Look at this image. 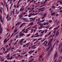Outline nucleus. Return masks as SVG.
<instances>
[{
  "mask_svg": "<svg viewBox=\"0 0 62 62\" xmlns=\"http://www.w3.org/2000/svg\"><path fill=\"white\" fill-rule=\"evenodd\" d=\"M23 40H24V39H22L20 40V41L19 42V43H22V42H23Z\"/></svg>",
  "mask_w": 62,
  "mask_h": 62,
  "instance_id": "423d86ee",
  "label": "nucleus"
},
{
  "mask_svg": "<svg viewBox=\"0 0 62 62\" xmlns=\"http://www.w3.org/2000/svg\"><path fill=\"white\" fill-rule=\"evenodd\" d=\"M3 53H0V55H3Z\"/></svg>",
  "mask_w": 62,
  "mask_h": 62,
  "instance_id": "603ef678",
  "label": "nucleus"
},
{
  "mask_svg": "<svg viewBox=\"0 0 62 62\" xmlns=\"http://www.w3.org/2000/svg\"><path fill=\"white\" fill-rule=\"evenodd\" d=\"M9 50H10V49L9 48H8L7 49V51L8 52Z\"/></svg>",
  "mask_w": 62,
  "mask_h": 62,
  "instance_id": "4c0bfd02",
  "label": "nucleus"
},
{
  "mask_svg": "<svg viewBox=\"0 0 62 62\" xmlns=\"http://www.w3.org/2000/svg\"><path fill=\"white\" fill-rule=\"evenodd\" d=\"M1 61L2 62V61H4V59H2L1 60Z\"/></svg>",
  "mask_w": 62,
  "mask_h": 62,
  "instance_id": "a18cd8bd",
  "label": "nucleus"
},
{
  "mask_svg": "<svg viewBox=\"0 0 62 62\" xmlns=\"http://www.w3.org/2000/svg\"><path fill=\"white\" fill-rule=\"evenodd\" d=\"M52 20H49V22H50V23H51V22H52Z\"/></svg>",
  "mask_w": 62,
  "mask_h": 62,
  "instance_id": "ea45409f",
  "label": "nucleus"
},
{
  "mask_svg": "<svg viewBox=\"0 0 62 62\" xmlns=\"http://www.w3.org/2000/svg\"><path fill=\"white\" fill-rule=\"evenodd\" d=\"M58 53V52H56L55 54H54V59L56 58V56L57 55V53Z\"/></svg>",
  "mask_w": 62,
  "mask_h": 62,
  "instance_id": "f03ea898",
  "label": "nucleus"
},
{
  "mask_svg": "<svg viewBox=\"0 0 62 62\" xmlns=\"http://www.w3.org/2000/svg\"><path fill=\"white\" fill-rule=\"evenodd\" d=\"M50 53H51V50H48V53L47 54V55L48 56H49V55H50Z\"/></svg>",
  "mask_w": 62,
  "mask_h": 62,
  "instance_id": "39448f33",
  "label": "nucleus"
},
{
  "mask_svg": "<svg viewBox=\"0 0 62 62\" xmlns=\"http://www.w3.org/2000/svg\"><path fill=\"white\" fill-rule=\"evenodd\" d=\"M7 60H11V59L10 58H9V57L7 59Z\"/></svg>",
  "mask_w": 62,
  "mask_h": 62,
  "instance_id": "c85d7f7f",
  "label": "nucleus"
},
{
  "mask_svg": "<svg viewBox=\"0 0 62 62\" xmlns=\"http://www.w3.org/2000/svg\"><path fill=\"white\" fill-rule=\"evenodd\" d=\"M41 9H45V7H44L43 8H41Z\"/></svg>",
  "mask_w": 62,
  "mask_h": 62,
  "instance_id": "6ab92c4d",
  "label": "nucleus"
},
{
  "mask_svg": "<svg viewBox=\"0 0 62 62\" xmlns=\"http://www.w3.org/2000/svg\"><path fill=\"white\" fill-rule=\"evenodd\" d=\"M34 0H32L31 1H30V3H32V2H33V1H34Z\"/></svg>",
  "mask_w": 62,
  "mask_h": 62,
  "instance_id": "09e8293b",
  "label": "nucleus"
},
{
  "mask_svg": "<svg viewBox=\"0 0 62 62\" xmlns=\"http://www.w3.org/2000/svg\"><path fill=\"white\" fill-rule=\"evenodd\" d=\"M59 34V32H58L56 34V36H57Z\"/></svg>",
  "mask_w": 62,
  "mask_h": 62,
  "instance_id": "9d476101",
  "label": "nucleus"
},
{
  "mask_svg": "<svg viewBox=\"0 0 62 62\" xmlns=\"http://www.w3.org/2000/svg\"><path fill=\"white\" fill-rule=\"evenodd\" d=\"M58 21L56 23V24H57V25L58 24H59V23H58Z\"/></svg>",
  "mask_w": 62,
  "mask_h": 62,
  "instance_id": "7c9ffc66",
  "label": "nucleus"
},
{
  "mask_svg": "<svg viewBox=\"0 0 62 62\" xmlns=\"http://www.w3.org/2000/svg\"><path fill=\"white\" fill-rule=\"evenodd\" d=\"M44 40H45V39H44L43 40L41 41V42H43L44 41Z\"/></svg>",
  "mask_w": 62,
  "mask_h": 62,
  "instance_id": "680f3d73",
  "label": "nucleus"
},
{
  "mask_svg": "<svg viewBox=\"0 0 62 62\" xmlns=\"http://www.w3.org/2000/svg\"><path fill=\"white\" fill-rule=\"evenodd\" d=\"M31 15H29V17H31Z\"/></svg>",
  "mask_w": 62,
  "mask_h": 62,
  "instance_id": "de8ad7c7",
  "label": "nucleus"
},
{
  "mask_svg": "<svg viewBox=\"0 0 62 62\" xmlns=\"http://www.w3.org/2000/svg\"><path fill=\"white\" fill-rule=\"evenodd\" d=\"M0 13H2V10L0 9Z\"/></svg>",
  "mask_w": 62,
  "mask_h": 62,
  "instance_id": "4be33fe9",
  "label": "nucleus"
},
{
  "mask_svg": "<svg viewBox=\"0 0 62 62\" xmlns=\"http://www.w3.org/2000/svg\"><path fill=\"white\" fill-rule=\"evenodd\" d=\"M27 37H29V36H30V34H28V35H27Z\"/></svg>",
  "mask_w": 62,
  "mask_h": 62,
  "instance_id": "49530a36",
  "label": "nucleus"
},
{
  "mask_svg": "<svg viewBox=\"0 0 62 62\" xmlns=\"http://www.w3.org/2000/svg\"><path fill=\"white\" fill-rule=\"evenodd\" d=\"M43 23L44 24L43 25H46V23H47V22H46V23Z\"/></svg>",
  "mask_w": 62,
  "mask_h": 62,
  "instance_id": "412c9836",
  "label": "nucleus"
},
{
  "mask_svg": "<svg viewBox=\"0 0 62 62\" xmlns=\"http://www.w3.org/2000/svg\"><path fill=\"white\" fill-rule=\"evenodd\" d=\"M34 51H35V50H33L32 51H31V53H33V52H34Z\"/></svg>",
  "mask_w": 62,
  "mask_h": 62,
  "instance_id": "c03bdc74",
  "label": "nucleus"
},
{
  "mask_svg": "<svg viewBox=\"0 0 62 62\" xmlns=\"http://www.w3.org/2000/svg\"><path fill=\"white\" fill-rule=\"evenodd\" d=\"M23 21H24V22H29V21H28V20H24Z\"/></svg>",
  "mask_w": 62,
  "mask_h": 62,
  "instance_id": "a878e982",
  "label": "nucleus"
},
{
  "mask_svg": "<svg viewBox=\"0 0 62 62\" xmlns=\"http://www.w3.org/2000/svg\"><path fill=\"white\" fill-rule=\"evenodd\" d=\"M8 51H5L4 52V54H6V53H8Z\"/></svg>",
  "mask_w": 62,
  "mask_h": 62,
  "instance_id": "cd10ccee",
  "label": "nucleus"
},
{
  "mask_svg": "<svg viewBox=\"0 0 62 62\" xmlns=\"http://www.w3.org/2000/svg\"><path fill=\"white\" fill-rule=\"evenodd\" d=\"M35 19H36V17L34 18L32 20V21H34V20H35Z\"/></svg>",
  "mask_w": 62,
  "mask_h": 62,
  "instance_id": "6e6d98bb",
  "label": "nucleus"
},
{
  "mask_svg": "<svg viewBox=\"0 0 62 62\" xmlns=\"http://www.w3.org/2000/svg\"><path fill=\"white\" fill-rule=\"evenodd\" d=\"M22 16H21L19 18V19H21V18H22Z\"/></svg>",
  "mask_w": 62,
  "mask_h": 62,
  "instance_id": "864d4df0",
  "label": "nucleus"
},
{
  "mask_svg": "<svg viewBox=\"0 0 62 62\" xmlns=\"http://www.w3.org/2000/svg\"><path fill=\"white\" fill-rule=\"evenodd\" d=\"M47 31H48V30H46L45 31V33H46V32H47Z\"/></svg>",
  "mask_w": 62,
  "mask_h": 62,
  "instance_id": "3c124183",
  "label": "nucleus"
},
{
  "mask_svg": "<svg viewBox=\"0 0 62 62\" xmlns=\"http://www.w3.org/2000/svg\"><path fill=\"white\" fill-rule=\"evenodd\" d=\"M40 58H42V55H40Z\"/></svg>",
  "mask_w": 62,
  "mask_h": 62,
  "instance_id": "2f4dec72",
  "label": "nucleus"
},
{
  "mask_svg": "<svg viewBox=\"0 0 62 62\" xmlns=\"http://www.w3.org/2000/svg\"><path fill=\"white\" fill-rule=\"evenodd\" d=\"M18 31V30L17 29H15L14 31V33H15L17 31Z\"/></svg>",
  "mask_w": 62,
  "mask_h": 62,
  "instance_id": "1a4fd4ad",
  "label": "nucleus"
},
{
  "mask_svg": "<svg viewBox=\"0 0 62 62\" xmlns=\"http://www.w3.org/2000/svg\"><path fill=\"white\" fill-rule=\"evenodd\" d=\"M58 2H59L62 5V2L61 1L59 0L58 1Z\"/></svg>",
  "mask_w": 62,
  "mask_h": 62,
  "instance_id": "9b49d317",
  "label": "nucleus"
},
{
  "mask_svg": "<svg viewBox=\"0 0 62 62\" xmlns=\"http://www.w3.org/2000/svg\"><path fill=\"white\" fill-rule=\"evenodd\" d=\"M21 23H22V22H19L17 23L18 25H19V24H21Z\"/></svg>",
  "mask_w": 62,
  "mask_h": 62,
  "instance_id": "4468645a",
  "label": "nucleus"
},
{
  "mask_svg": "<svg viewBox=\"0 0 62 62\" xmlns=\"http://www.w3.org/2000/svg\"><path fill=\"white\" fill-rule=\"evenodd\" d=\"M46 15H47V14H44V16H43L44 17H46Z\"/></svg>",
  "mask_w": 62,
  "mask_h": 62,
  "instance_id": "f8f14e48",
  "label": "nucleus"
},
{
  "mask_svg": "<svg viewBox=\"0 0 62 62\" xmlns=\"http://www.w3.org/2000/svg\"><path fill=\"white\" fill-rule=\"evenodd\" d=\"M8 47V45H7L5 46V48H7Z\"/></svg>",
  "mask_w": 62,
  "mask_h": 62,
  "instance_id": "338daca9",
  "label": "nucleus"
},
{
  "mask_svg": "<svg viewBox=\"0 0 62 62\" xmlns=\"http://www.w3.org/2000/svg\"><path fill=\"white\" fill-rule=\"evenodd\" d=\"M42 39V38H39L38 39V40H41V39Z\"/></svg>",
  "mask_w": 62,
  "mask_h": 62,
  "instance_id": "bb28decb",
  "label": "nucleus"
},
{
  "mask_svg": "<svg viewBox=\"0 0 62 62\" xmlns=\"http://www.w3.org/2000/svg\"><path fill=\"white\" fill-rule=\"evenodd\" d=\"M2 30H0V34H2Z\"/></svg>",
  "mask_w": 62,
  "mask_h": 62,
  "instance_id": "58836bf2",
  "label": "nucleus"
},
{
  "mask_svg": "<svg viewBox=\"0 0 62 62\" xmlns=\"http://www.w3.org/2000/svg\"><path fill=\"white\" fill-rule=\"evenodd\" d=\"M30 24V26H31V25H33V22H31Z\"/></svg>",
  "mask_w": 62,
  "mask_h": 62,
  "instance_id": "dca6fc26",
  "label": "nucleus"
},
{
  "mask_svg": "<svg viewBox=\"0 0 62 62\" xmlns=\"http://www.w3.org/2000/svg\"><path fill=\"white\" fill-rule=\"evenodd\" d=\"M53 40V39H50V41L49 42H51Z\"/></svg>",
  "mask_w": 62,
  "mask_h": 62,
  "instance_id": "473e14b6",
  "label": "nucleus"
},
{
  "mask_svg": "<svg viewBox=\"0 0 62 62\" xmlns=\"http://www.w3.org/2000/svg\"><path fill=\"white\" fill-rule=\"evenodd\" d=\"M50 48V47H48L46 49V52H47L49 49V48Z\"/></svg>",
  "mask_w": 62,
  "mask_h": 62,
  "instance_id": "aec40b11",
  "label": "nucleus"
},
{
  "mask_svg": "<svg viewBox=\"0 0 62 62\" xmlns=\"http://www.w3.org/2000/svg\"><path fill=\"white\" fill-rule=\"evenodd\" d=\"M30 43L29 42V43H28L26 44V45H29V44Z\"/></svg>",
  "mask_w": 62,
  "mask_h": 62,
  "instance_id": "c9c22d12",
  "label": "nucleus"
},
{
  "mask_svg": "<svg viewBox=\"0 0 62 62\" xmlns=\"http://www.w3.org/2000/svg\"><path fill=\"white\" fill-rule=\"evenodd\" d=\"M44 17L43 16V17L42 18V20H43V19H44Z\"/></svg>",
  "mask_w": 62,
  "mask_h": 62,
  "instance_id": "69168bd1",
  "label": "nucleus"
},
{
  "mask_svg": "<svg viewBox=\"0 0 62 62\" xmlns=\"http://www.w3.org/2000/svg\"><path fill=\"white\" fill-rule=\"evenodd\" d=\"M43 24H42L40 25V26L41 27H42V26H43Z\"/></svg>",
  "mask_w": 62,
  "mask_h": 62,
  "instance_id": "5701e85b",
  "label": "nucleus"
},
{
  "mask_svg": "<svg viewBox=\"0 0 62 62\" xmlns=\"http://www.w3.org/2000/svg\"><path fill=\"white\" fill-rule=\"evenodd\" d=\"M6 19L8 21H9L11 19V17H9V14H8L6 16Z\"/></svg>",
  "mask_w": 62,
  "mask_h": 62,
  "instance_id": "f257e3e1",
  "label": "nucleus"
},
{
  "mask_svg": "<svg viewBox=\"0 0 62 62\" xmlns=\"http://www.w3.org/2000/svg\"><path fill=\"white\" fill-rule=\"evenodd\" d=\"M6 40H7V39H5L4 41V43L5 44V43H6Z\"/></svg>",
  "mask_w": 62,
  "mask_h": 62,
  "instance_id": "2eb2a0df",
  "label": "nucleus"
},
{
  "mask_svg": "<svg viewBox=\"0 0 62 62\" xmlns=\"http://www.w3.org/2000/svg\"><path fill=\"white\" fill-rule=\"evenodd\" d=\"M29 54H32V52L31 51V50L29 52Z\"/></svg>",
  "mask_w": 62,
  "mask_h": 62,
  "instance_id": "f3484780",
  "label": "nucleus"
},
{
  "mask_svg": "<svg viewBox=\"0 0 62 62\" xmlns=\"http://www.w3.org/2000/svg\"><path fill=\"white\" fill-rule=\"evenodd\" d=\"M12 58H13V57L12 56H11L10 58L11 59H11H12Z\"/></svg>",
  "mask_w": 62,
  "mask_h": 62,
  "instance_id": "bf43d9fd",
  "label": "nucleus"
},
{
  "mask_svg": "<svg viewBox=\"0 0 62 62\" xmlns=\"http://www.w3.org/2000/svg\"><path fill=\"white\" fill-rule=\"evenodd\" d=\"M51 34V32H49L48 34L47 35V36H49V35H50V34Z\"/></svg>",
  "mask_w": 62,
  "mask_h": 62,
  "instance_id": "ddd939ff",
  "label": "nucleus"
},
{
  "mask_svg": "<svg viewBox=\"0 0 62 62\" xmlns=\"http://www.w3.org/2000/svg\"><path fill=\"white\" fill-rule=\"evenodd\" d=\"M51 44H52V42H48V46H51Z\"/></svg>",
  "mask_w": 62,
  "mask_h": 62,
  "instance_id": "20e7f679",
  "label": "nucleus"
},
{
  "mask_svg": "<svg viewBox=\"0 0 62 62\" xmlns=\"http://www.w3.org/2000/svg\"><path fill=\"white\" fill-rule=\"evenodd\" d=\"M59 14H56V17H57V16H58L59 15Z\"/></svg>",
  "mask_w": 62,
  "mask_h": 62,
  "instance_id": "e2e57ef3",
  "label": "nucleus"
},
{
  "mask_svg": "<svg viewBox=\"0 0 62 62\" xmlns=\"http://www.w3.org/2000/svg\"><path fill=\"white\" fill-rule=\"evenodd\" d=\"M23 26V25L22 24V25H21L20 26V27H22V26Z\"/></svg>",
  "mask_w": 62,
  "mask_h": 62,
  "instance_id": "4d7b16f0",
  "label": "nucleus"
},
{
  "mask_svg": "<svg viewBox=\"0 0 62 62\" xmlns=\"http://www.w3.org/2000/svg\"><path fill=\"white\" fill-rule=\"evenodd\" d=\"M55 43H54L53 46V48H54V46H55Z\"/></svg>",
  "mask_w": 62,
  "mask_h": 62,
  "instance_id": "c756f323",
  "label": "nucleus"
},
{
  "mask_svg": "<svg viewBox=\"0 0 62 62\" xmlns=\"http://www.w3.org/2000/svg\"><path fill=\"white\" fill-rule=\"evenodd\" d=\"M26 40H25V41H23V43H25V42H26Z\"/></svg>",
  "mask_w": 62,
  "mask_h": 62,
  "instance_id": "052dcab7",
  "label": "nucleus"
},
{
  "mask_svg": "<svg viewBox=\"0 0 62 62\" xmlns=\"http://www.w3.org/2000/svg\"><path fill=\"white\" fill-rule=\"evenodd\" d=\"M60 58H61V59H62V56L60 57Z\"/></svg>",
  "mask_w": 62,
  "mask_h": 62,
  "instance_id": "774afa93",
  "label": "nucleus"
},
{
  "mask_svg": "<svg viewBox=\"0 0 62 62\" xmlns=\"http://www.w3.org/2000/svg\"><path fill=\"white\" fill-rule=\"evenodd\" d=\"M9 55H10V54H8L7 55V56L8 57H10Z\"/></svg>",
  "mask_w": 62,
  "mask_h": 62,
  "instance_id": "a19ab883",
  "label": "nucleus"
},
{
  "mask_svg": "<svg viewBox=\"0 0 62 62\" xmlns=\"http://www.w3.org/2000/svg\"><path fill=\"white\" fill-rule=\"evenodd\" d=\"M55 12H53V13H51V16H54V15H55Z\"/></svg>",
  "mask_w": 62,
  "mask_h": 62,
  "instance_id": "7ed1b4c3",
  "label": "nucleus"
},
{
  "mask_svg": "<svg viewBox=\"0 0 62 62\" xmlns=\"http://www.w3.org/2000/svg\"><path fill=\"white\" fill-rule=\"evenodd\" d=\"M42 28V27L40 26L39 27V29H41Z\"/></svg>",
  "mask_w": 62,
  "mask_h": 62,
  "instance_id": "79ce46f5",
  "label": "nucleus"
},
{
  "mask_svg": "<svg viewBox=\"0 0 62 62\" xmlns=\"http://www.w3.org/2000/svg\"><path fill=\"white\" fill-rule=\"evenodd\" d=\"M39 34V33L37 32L35 34V35H38Z\"/></svg>",
  "mask_w": 62,
  "mask_h": 62,
  "instance_id": "8fccbe9b",
  "label": "nucleus"
},
{
  "mask_svg": "<svg viewBox=\"0 0 62 62\" xmlns=\"http://www.w3.org/2000/svg\"><path fill=\"white\" fill-rule=\"evenodd\" d=\"M37 14H38V13H36V14H34V15H33V16H34L35 15H37Z\"/></svg>",
  "mask_w": 62,
  "mask_h": 62,
  "instance_id": "b1692460",
  "label": "nucleus"
},
{
  "mask_svg": "<svg viewBox=\"0 0 62 62\" xmlns=\"http://www.w3.org/2000/svg\"><path fill=\"white\" fill-rule=\"evenodd\" d=\"M34 59H32L31 60V62H32L33 61H34Z\"/></svg>",
  "mask_w": 62,
  "mask_h": 62,
  "instance_id": "72a5a7b5",
  "label": "nucleus"
},
{
  "mask_svg": "<svg viewBox=\"0 0 62 62\" xmlns=\"http://www.w3.org/2000/svg\"><path fill=\"white\" fill-rule=\"evenodd\" d=\"M24 35V33H21L20 35H19V36H20V37L22 36H23Z\"/></svg>",
  "mask_w": 62,
  "mask_h": 62,
  "instance_id": "6e6552de",
  "label": "nucleus"
},
{
  "mask_svg": "<svg viewBox=\"0 0 62 62\" xmlns=\"http://www.w3.org/2000/svg\"><path fill=\"white\" fill-rule=\"evenodd\" d=\"M59 40H57L56 41V45H58V43H59Z\"/></svg>",
  "mask_w": 62,
  "mask_h": 62,
  "instance_id": "0eeeda50",
  "label": "nucleus"
},
{
  "mask_svg": "<svg viewBox=\"0 0 62 62\" xmlns=\"http://www.w3.org/2000/svg\"><path fill=\"white\" fill-rule=\"evenodd\" d=\"M34 9V8H31V11H33V10Z\"/></svg>",
  "mask_w": 62,
  "mask_h": 62,
  "instance_id": "f704fd0d",
  "label": "nucleus"
},
{
  "mask_svg": "<svg viewBox=\"0 0 62 62\" xmlns=\"http://www.w3.org/2000/svg\"><path fill=\"white\" fill-rule=\"evenodd\" d=\"M13 49H14V48L12 47L11 49V50H13Z\"/></svg>",
  "mask_w": 62,
  "mask_h": 62,
  "instance_id": "13d9d810",
  "label": "nucleus"
},
{
  "mask_svg": "<svg viewBox=\"0 0 62 62\" xmlns=\"http://www.w3.org/2000/svg\"><path fill=\"white\" fill-rule=\"evenodd\" d=\"M0 21L1 22H3V20H2V19H0Z\"/></svg>",
  "mask_w": 62,
  "mask_h": 62,
  "instance_id": "37998d69",
  "label": "nucleus"
},
{
  "mask_svg": "<svg viewBox=\"0 0 62 62\" xmlns=\"http://www.w3.org/2000/svg\"><path fill=\"white\" fill-rule=\"evenodd\" d=\"M56 60H57V59H55V60H54V62H56Z\"/></svg>",
  "mask_w": 62,
  "mask_h": 62,
  "instance_id": "5fc2aeb1",
  "label": "nucleus"
},
{
  "mask_svg": "<svg viewBox=\"0 0 62 62\" xmlns=\"http://www.w3.org/2000/svg\"><path fill=\"white\" fill-rule=\"evenodd\" d=\"M22 32H19V35H21V34L22 33Z\"/></svg>",
  "mask_w": 62,
  "mask_h": 62,
  "instance_id": "0e129e2a",
  "label": "nucleus"
},
{
  "mask_svg": "<svg viewBox=\"0 0 62 62\" xmlns=\"http://www.w3.org/2000/svg\"><path fill=\"white\" fill-rule=\"evenodd\" d=\"M21 0H20L18 2V3H17V4L18 5V4H19V3H20V2L21 1Z\"/></svg>",
  "mask_w": 62,
  "mask_h": 62,
  "instance_id": "e433bc0d",
  "label": "nucleus"
},
{
  "mask_svg": "<svg viewBox=\"0 0 62 62\" xmlns=\"http://www.w3.org/2000/svg\"><path fill=\"white\" fill-rule=\"evenodd\" d=\"M52 8H55V7L53 5L52 7Z\"/></svg>",
  "mask_w": 62,
  "mask_h": 62,
  "instance_id": "a211bd4d",
  "label": "nucleus"
},
{
  "mask_svg": "<svg viewBox=\"0 0 62 62\" xmlns=\"http://www.w3.org/2000/svg\"><path fill=\"white\" fill-rule=\"evenodd\" d=\"M53 47H52L51 49L50 50V52H51L53 50Z\"/></svg>",
  "mask_w": 62,
  "mask_h": 62,
  "instance_id": "393cba45",
  "label": "nucleus"
}]
</instances>
